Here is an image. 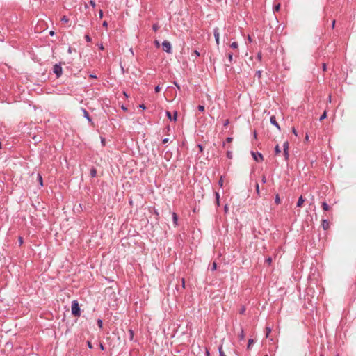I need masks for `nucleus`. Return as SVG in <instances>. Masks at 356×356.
<instances>
[{
    "mask_svg": "<svg viewBox=\"0 0 356 356\" xmlns=\"http://www.w3.org/2000/svg\"><path fill=\"white\" fill-rule=\"evenodd\" d=\"M72 314L75 317H79L81 315L79 305L76 300H73L72 302Z\"/></svg>",
    "mask_w": 356,
    "mask_h": 356,
    "instance_id": "1",
    "label": "nucleus"
},
{
    "mask_svg": "<svg viewBox=\"0 0 356 356\" xmlns=\"http://www.w3.org/2000/svg\"><path fill=\"white\" fill-rule=\"evenodd\" d=\"M162 48H163V50L167 53H171V51H172V47H171L170 42L167 40H165L163 42Z\"/></svg>",
    "mask_w": 356,
    "mask_h": 356,
    "instance_id": "2",
    "label": "nucleus"
},
{
    "mask_svg": "<svg viewBox=\"0 0 356 356\" xmlns=\"http://www.w3.org/2000/svg\"><path fill=\"white\" fill-rule=\"evenodd\" d=\"M54 72L56 74L57 78H59L62 75L63 70L60 64L54 65Z\"/></svg>",
    "mask_w": 356,
    "mask_h": 356,
    "instance_id": "3",
    "label": "nucleus"
},
{
    "mask_svg": "<svg viewBox=\"0 0 356 356\" xmlns=\"http://www.w3.org/2000/svg\"><path fill=\"white\" fill-rule=\"evenodd\" d=\"M251 154L254 158V161H256L257 162L262 161L264 159L263 155L259 152L256 153L254 152H251Z\"/></svg>",
    "mask_w": 356,
    "mask_h": 356,
    "instance_id": "4",
    "label": "nucleus"
},
{
    "mask_svg": "<svg viewBox=\"0 0 356 356\" xmlns=\"http://www.w3.org/2000/svg\"><path fill=\"white\" fill-rule=\"evenodd\" d=\"M213 35L215 37V40L216 42L217 45H219V39H220V33H219V29L215 28L213 30Z\"/></svg>",
    "mask_w": 356,
    "mask_h": 356,
    "instance_id": "5",
    "label": "nucleus"
},
{
    "mask_svg": "<svg viewBox=\"0 0 356 356\" xmlns=\"http://www.w3.org/2000/svg\"><path fill=\"white\" fill-rule=\"evenodd\" d=\"M166 115L168 116V118L170 119V120L171 121H177V112L175 111L174 113V115L172 117V115H171V113L170 111H167L166 112Z\"/></svg>",
    "mask_w": 356,
    "mask_h": 356,
    "instance_id": "6",
    "label": "nucleus"
},
{
    "mask_svg": "<svg viewBox=\"0 0 356 356\" xmlns=\"http://www.w3.org/2000/svg\"><path fill=\"white\" fill-rule=\"evenodd\" d=\"M270 122L272 124H273L274 126H275L277 129L279 131H280V125L278 124L277 120H276V118H275V115H272L270 118Z\"/></svg>",
    "mask_w": 356,
    "mask_h": 356,
    "instance_id": "7",
    "label": "nucleus"
},
{
    "mask_svg": "<svg viewBox=\"0 0 356 356\" xmlns=\"http://www.w3.org/2000/svg\"><path fill=\"white\" fill-rule=\"evenodd\" d=\"M321 225L324 230L327 229L329 228V221L325 219L322 220Z\"/></svg>",
    "mask_w": 356,
    "mask_h": 356,
    "instance_id": "8",
    "label": "nucleus"
},
{
    "mask_svg": "<svg viewBox=\"0 0 356 356\" xmlns=\"http://www.w3.org/2000/svg\"><path fill=\"white\" fill-rule=\"evenodd\" d=\"M82 111H83V116L89 121V122H91L92 121V119L90 118V115H89V113L85 109V108H82Z\"/></svg>",
    "mask_w": 356,
    "mask_h": 356,
    "instance_id": "9",
    "label": "nucleus"
},
{
    "mask_svg": "<svg viewBox=\"0 0 356 356\" xmlns=\"http://www.w3.org/2000/svg\"><path fill=\"white\" fill-rule=\"evenodd\" d=\"M305 202V199L302 197V196H300L298 200V202H297V207H302V204L304 203Z\"/></svg>",
    "mask_w": 356,
    "mask_h": 356,
    "instance_id": "10",
    "label": "nucleus"
},
{
    "mask_svg": "<svg viewBox=\"0 0 356 356\" xmlns=\"http://www.w3.org/2000/svg\"><path fill=\"white\" fill-rule=\"evenodd\" d=\"M172 216L173 223H174L175 226H177V221H178V216L174 212L172 213Z\"/></svg>",
    "mask_w": 356,
    "mask_h": 356,
    "instance_id": "11",
    "label": "nucleus"
},
{
    "mask_svg": "<svg viewBox=\"0 0 356 356\" xmlns=\"http://www.w3.org/2000/svg\"><path fill=\"white\" fill-rule=\"evenodd\" d=\"M238 337L239 340H243L245 338L244 331L242 327H241L240 333L238 334Z\"/></svg>",
    "mask_w": 356,
    "mask_h": 356,
    "instance_id": "12",
    "label": "nucleus"
},
{
    "mask_svg": "<svg viewBox=\"0 0 356 356\" xmlns=\"http://www.w3.org/2000/svg\"><path fill=\"white\" fill-rule=\"evenodd\" d=\"M90 176L95 177L97 175V170L95 168H92L90 171Z\"/></svg>",
    "mask_w": 356,
    "mask_h": 356,
    "instance_id": "13",
    "label": "nucleus"
},
{
    "mask_svg": "<svg viewBox=\"0 0 356 356\" xmlns=\"http://www.w3.org/2000/svg\"><path fill=\"white\" fill-rule=\"evenodd\" d=\"M322 208L324 211H328L330 209V206L325 202H323L322 203Z\"/></svg>",
    "mask_w": 356,
    "mask_h": 356,
    "instance_id": "14",
    "label": "nucleus"
},
{
    "mask_svg": "<svg viewBox=\"0 0 356 356\" xmlns=\"http://www.w3.org/2000/svg\"><path fill=\"white\" fill-rule=\"evenodd\" d=\"M283 153H284V159L285 161H288L289 160V150H283Z\"/></svg>",
    "mask_w": 356,
    "mask_h": 356,
    "instance_id": "15",
    "label": "nucleus"
},
{
    "mask_svg": "<svg viewBox=\"0 0 356 356\" xmlns=\"http://www.w3.org/2000/svg\"><path fill=\"white\" fill-rule=\"evenodd\" d=\"M289 143L288 141H286L283 144V150H289Z\"/></svg>",
    "mask_w": 356,
    "mask_h": 356,
    "instance_id": "16",
    "label": "nucleus"
},
{
    "mask_svg": "<svg viewBox=\"0 0 356 356\" xmlns=\"http://www.w3.org/2000/svg\"><path fill=\"white\" fill-rule=\"evenodd\" d=\"M254 343V340H253V339H250L248 340V346H247V348H248V350H250V349L251 348L252 345V343Z\"/></svg>",
    "mask_w": 356,
    "mask_h": 356,
    "instance_id": "17",
    "label": "nucleus"
},
{
    "mask_svg": "<svg viewBox=\"0 0 356 356\" xmlns=\"http://www.w3.org/2000/svg\"><path fill=\"white\" fill-rule=\"evenodd\" d=\"M271 332V328L269 327H266V337H268L269 334Z\"/></svg>",
    "mask_w": 356,
    "mask_h": 356,
    "instance_id": "18",
    "label": "nucleus"
},
{
    "mask_svg": "<svg viewBox=\"0 0 356 356\" xmlns=\"http://www.w3.org/2000/svg\"><path fill=\"white\" fill-rule=\"evenodd\" d=\"M326 118H327V112H326V111H325L323 112V113L321 115V116L320 117L319 120L322 121L323 120L325 119Z\"/></svg>",
    "mask_w": 356,
    "mask_h": 356,
    "instance_id": "19",
    "label": "nucleus"
},
{
    "mask_svg": "<svg viewBox=\"0 0 356 356\" xmlns=\"http://www.w3.org/2000/svg\"><path fill=\"white\" fill-rule=\"evenodd\" d=\"M275 154H279L281 152V149L278 145H277L275 147Z\"/></svg>",
    "mask_w": 356,
    "mask_h": 356,
    "instance_id": "20",
    "label": "nucleus"
},
{
    "mask_svg": "<svg viewBox=\"0 0 356 356\" xmlns=\"http://www.w3.org/2000/svg\"><path fill=\"white\" fill-rule=\"evenodd\" d=\"M227 57H228L229 62L230 63H232V61H233V54L232 53H229L228 55H227Z\"/></svg>",
    "mask_w": 356,
    "mask_h": 356,
    "instance_id": "21",
    "label": "nucleus"
},
{
    "mask_svg": "<svg viewBox=\"0 0 356 356\" xmlns=\"http://www.w3.org/2000/svg\"><path fill=\"white\" fill-rule=\"evenodd\" d=\"M218 350H219V355H220V356H226V355H225V353H224V352H223V350H222V346H220L219 347Z\"/></svg>",
    "mask_w": 356,
    "mask_h": 356,
    "instance_id": "22",
    "label": "nucleus"
},
{
    "mask_svg": "<svg viewBox=\"0 0 356 356\" xmlns=\"http://www.w3.org/2000/svg\"><path fill=\"white\" fill-rule=\"evenodd\" d=\"M129 339L130 341H132L133 339H134V331L132 330H129Z\"/></svg>",
    "mask_w": 356,
    "mask_h": 356,
    "instance_id": "23",
    "label": "nucleus"
},
{
    "mask_svg": "<svg viewBox=\"0 0 356 356\" xmlns=\"http://www.w3.org/2000/svg\"><path fill=\"white\" fill-rule=\"evenodd\" d=\"M230 47L233 49H237L238 47V44L236 42H234L231 44Z\"/></svg>",
    "mask_w": 356,
    "mask_h": 356,
    "instance_id": "24",
    "label": "nucleus"
},
{
    "mask_svg": "<svg viewBox=\"0 0 356 356\" xmlns=\"http://www.w3.org/2000/svg\"><path fill=\"white\" fill-rule=\"evenodd\" d=\"M215 195H216V203L218 205H219L220 195L218 192H216Z\"/></svg>",
    "mask_w": 356,
    "mask_h": 356,
    "instance_id": "25",
    "label": "nucleus"
},
{
    "mask_svg": "<svg viewBox=\"0 0 356 356\" xmlns=\"http://www.w3.org/2000/svg\"><path fill=\"white\" fill-rule=\"evenodd\" d=\"M159 29V26L158 24H154L152 26V29L156 32Z\"/></svg>",
    "mask_w": 356,
    "mask_h": 356,
    "instance_id": "26",
    "label": "nucleus"
},
{
    "mask_svg": "<svg viewBox=\"0 0 356 356\" xmlns=\"http://www.w3.org/2000/svg\"><path fill=\"white\" fill-rule=\"evenodd\" d=\"M38 181L40 182V186H43L42 177V176L40 174H38Z\"/></svg>",
    "mask_w": 356,
    "mask_h": 356,
    "instance_id": "27",
    "label": "nucleus"
},
{
    "mask_svg": "<svg viewBox=\"0 0 356 356\" xmlns=\"http://www.w3.org/2000/svg\"><path fill=\"white\" fill-rule=\"evenodd\" d=\"M280 3H278L277 5H276V6L274 7V8H273L274 12H277V11H279V10H280Z\"/></svg>",
    "mask_w": 356,
    "mask_h": 356,
    "instance_id": "28",
    "label": "nucleus"
},
{
    "mask_svg": "<svg viewBox=\"0 0 356 356\" xmlns=\"http://www.w3.org/2000/svg\"><path fill=\"white\" fill-rule=\"evenodd\" d=\"M275 202L277 204H280V197H279V195H277L275 196Z\"/></svg>",
    "mask_w": 356,
    "mask_h": 356,
    "instance_id": "29",
    "label": "nucleus"
},
{
    "mask_svg": "<svg viewBox=\"0 0 356 356\" xmlns=\"http://www.w3.org/2000/svg\"><path fill=\"white\" fill-rule=\"evenodd\" d=\"M261 73H262V71L261 70H258L256 72V76L258 77V79H260L261 76Z\"/></svg>",
    "mask_w": 356,
    "mask_h": 356,
    "instance_id": "30",
    "label": "nucleus"
},
{
    "mask_svg": "<svg viewBox=\"0 0 356 356\" xmlns=\"http://www.w3.org/2000/svg\"><path fill=\"white\" fill-rule=\"evenodd\" d=\"M60 20L61 22L66 23L69 21V19L66 16H63Z\"/></svg>",
    "mask_w": 356,
    "mask_h": 356,
    "instance_id": "31",
    "label": "nucleus"
},
{
    "mask_svg": "<svg viewBox=\"0 0 356 356\" xmlns=\"http://www.w3.org/2000/svg\"><path fill=\"white\" fill-rule=\"evenodd\" d=\"M85 39L88 42H90L92 41L91 38L88 35H85Z\"/></svg>",
    "mask_w": 356,
    "mask_h": 356,
    "instance_id": "32",
    "label": "nucleus"
},
{
    "mask_svg": "<svg viewBox=\"0 0 356 356\" xmlns=\"http://www.w3.org/2000/svg\"><path fill=\"white\" fill-rule=\"evenodd\" d=\"M102 321L101 319H98L97 320V325L99 326V328H102Z\"/></svg>",
    "mask_w": 356,
    "mask_h": 356,
    "instance_id": "33",
    "label": "nucleus"
},
{
    "mask_svg": "<svg viewBox=\"0 0 356 356\" xmlns=\"http://www.w3.org/2000/svg\"><path fill=\"white\" fill-rule=\"evenodd\" d=\"M197 108L200 111L203 112L204 111V106L202 105H199Z\"/></svg>",
    "mask_w": 356,
    "mask_h": 356,
    "instance_id": "34",
    "label": "nucleus"
},
{
    "mask_svg": "<svg viewBox=\"0 0 356 356\" xmlns=\"http://www.w3.org/2000/svg\"><path fill=\"white\" fill-rule=\"evenodd\" d=\"M216 267H217L216 263V262H213V263L212 264L211 270H212V271L216 270Z\"/></svg>",
    "mask_w": 356,
    "mask_h": 356,
    "instance_id": "35",
    "label": "nucleus"
},
{
    "mask_svg": "<svg viewBox=\"0 0 356 356\" xmlns=\"http://www.w3.org/2000/svg\"><path fill=\"white\" fill-rule=\"evenodd\" d=\"M195 55L196 57L200 56V53L197 50H194L192 56Z\"/></svg>",
    "mask_w": 356,
    "mask_h": 356,
    "instance_id": "36",
    "label": "nucleus"
},
{
    "mask_svg": "<svg viewBox=\"0 0 356 356\" xmlns=\"http://www.w3.org/2000/svg\"><path fill=\"white\" fill-rule=\"evenodd\" d=\"M257 59L261 61V58H262V54L261 52L258 53L257 54Z\"/></svg>",
    "mask_w": 356,
    "mask_h": 356,
    "instance_id": "37",
    "label": "nucleus"
},
{
    "mask_svg": "<svg viewBox=\"0 0 356 356\" xmlns=\"http://www.w3.org/2000/svg\"><path fill=\"white\" fill-rule=\"evenodd\" d=\"M229 123V120H228V119H227V120H225V122H224V123H223V126H224L225 127H227V126H228Z\"/></svg>",
    "mask_w": 356,
    "mask_h": 356,
    "instance_id": "38",
    "label": "nucleus"
},
{
    "mask_svg": "<svg viewBox=\"0 0 356 356\" xmlns=\"http://www.w3.org/2000/svg\"><path fill=\"white\" fill-rule=\"evenodd\" d=\"M218 184L220 185V187H222L223 186V180H222V177H221L219 181H218Z\"/></svg>",
    "mask_w": 356,
    "mask_h": 356,
    "instance_id": "39",
    "label": "nucleus"
},
{
    "mask_svg": "<svg viewBox=\"0 0 356 356\" xmlns=\"http://www.w3.org/2000/svg\"><path fill=\"white\" fill-rule=\"evenodd\" d=\"M256 191H257V193L258 195H259V184L258 183H256Z\"/></svg>",
    "mask_w": 356,
    "mask_h": 356,
    "instance_id": "40",
    "label": "nucleus"
},
{
    "mask_svg": "<svg viewBox=\"0 0 356 356\" xmlns=\"http://www.w3.org/2000/svg\"><path fill=\"white\" fill-rule=\"evenodd\" d=\"M266 262L268 263V264H270L272 262V258L268 257V259H266Z\"/></svg>",
    "mask_w": 356,
    "mask_h": 356,
    "instance_id": "41",
    "label": "nucleus"
},
{
    "mask_svg": "<svg viewBox=\"0 0 356 356\" xmlns=\"http://www.w3.org/2000/svg\"><path fill=\"white\" fill-rule=\"evenodd\" d=\"M87 346H88V347L90 349L92 348V345L91 342H90V341H87Z\"/></svg>",
    "mask_w": 356,
    "mask_h": 356,
    "instance_id": "42",
    "label": "nucleus"
},
{
    "mask_svg": "<svg viewBox=\"0 0 356 356\" xmlns=\"http://www.w3.org/2000/svg\"><path fill=\"white\" fill-rule=\"evenodd\" d=\"M227 157H228L229 159H232V152H229V151H228V152H227Z\"/></svg>",
    "mask_w": 356,
    "mask_h": 356,
    "instance_id": "43",
    "label": "nucleus"
},
{
    "mask_svg": "<svg viewBox=\"0 0 356 356\" xmlns=\"http://www.w3.org/2000/svg\"><path fill=\"white\" fill-rule=\"evenodd\" d=\"M261 181H262L263 184H265L266 182V177L265 175L262 176Z\"/></svg>",
    "mask_w": 356,
    "mask_h": 356,
    "instance_id": "44",
    "label": "nucleus"
},
{
    "mask_svg": "<svg viewBox=\"0 0 356 356\" xmlns=\"http://www.w3.org/2000/svg\"><path fill=\"white\" fill-rule=\"evenodd\" d=\"M233 138L232 137H227L226 139L227 143H231L232 141Z\"/></svg>",
    "mask_w": 356,
    "mask_h": 356,
    "instance_id": "45",
    "label": "nucleus"
},
{
    "mask_svg": "<svg viewBox=\"0 0 356 356\" xmlns=\"http://www.w3.org/2000/svg\"><path fill=\"white\" fill-rule=\"evenodd\" d=\"M160 90H161V88H160V87L159 86L155 87V92H156V93L159 92Z\"/></svg>",
    "mask_w": 356,
    "mask_h": 356,
    "instance_id": "46",
    "label": "nucleus"
},
{
    "mask_svg": "<svg viewBox=\"0 0 356 356\" xmlns=\"http://www.w3.org/2000/svg\"><path fill=\"white\" fill-rule=\"evenodd\" d=\"M90 6H92L93 8L95 7V2L92 0L90 1Z\"/></svg>",
    "mask_w": 356,
    "mask_h": 356,
    "instance_id": "47",
    "label": "nucleus"
},
{
    "mask_svg": "<svg viewBox=\"0 0 356 356\" xmlns=\"http://www.w3.org/2000/svg\"><path fill=\"white\" fill-rule=\"evenodd\" d=\"M224 210H225V213L228 212L229 208H228V206H227V205H225V206L224 207Z\"/></svg>",
    "mask_w": 356,
    "mask_h": 356,
    "instance_id": "48",
    "label": "nucleus"
},
{
    "mask_svg": "<svg viewBox=\"0 0 356 356\" xmlns=\"http://www.w3.org/2000/svg\"><path fill=\"white\" fill-rule=\"evenodd\" d=\"M99 17L102 18L103 17V12L102 10L99 11Z\"/></svg>",
    "mask_w": 356,
    "mask_h": 356,
    "instance_id": "49",
    "label": "nucleus"
},
{
    "mask_svg": "<svg viewBox=\"0 0 356 356\" xmlns=\"http://www.w3.org/2000/svg\"><path fill=\"white\" fill-rule=\"evenodd\" d=\"M102 25L104 26V27H107L108 26V22L106 21H104L102 24Z\"/></svg>",
    "mask_w": 356,
    "mask_h": 356,
    "instance_id": "50",
    "label": "nucleus"
},
{
    "mask_svg": "<svg viewBox=\"0 0 356 356\" xmlns=\"http://www.w3.org/2000/svg\"><path fill=\"white\" fill-rule=\"evenodd\" d=\"M162 142L163 144L167 143L168 142V138H164Z\"/></svg>",
    "mask_w": 356,
    "mask_h": 356,
    "instance_id": "51",
    "label": "nucleus"
},
{
    "mask_svg": "<svg viewBox=\"0 0 356 356\" xmlns=\"http://www.w3.org/2000/svg\"><path fill=\"white\" fill-rule=\"evenodd\" d=\"M292 132L294 134V135H296V136H297V135H298V134H297V131H296V129H295V128H293V129H292Z\"/></svg>",
    "mask_w": 356,
    "mask_h": 356,
    "instance_id": "52",
    "label": "nucleus"
},
{
    "mask_svg": "<svg viewBox=\"0 0 356 356\" xmlns=\"http://www.w3.org/2000/svg\"><path fill=\"white\" fill-rule=\"evenodd\" d=\"M99 348L102 350H104V346H103V344L100 343L99 344Z\"/></svg>",
    "mask_w": 356,
    "mask_h": 356,
    "instance_id": "53",
    "label": "nucleus"
},
{
    "mask_svg": "<svg viewBox=\"0 0 356 356\" xmlns=\"http://www.w3.org/2000/svg\"><path fill=\"white\" fill-rule=\"evenodd\" d=\"M245 308H241L240 310V314H243L245 312Z\"/></svg>",
    "mask_w": 356,
    "mask_h": 356,
    "instance_id": "54",
    "label": "nucleus"
},
{
    "mask_svg": "<svg viewBox=\"0 0 356 356\" xmlns=\"http://www.w3.org/2000/svg\"><path fill=\"white\" fill-rule=\"evenodd\" d=\"M323 71H325V70H326V65H325V63H323Z\"/></svg>",
    "mask_w": 356,
    "mask_h": 356,
    "instance_id": "55",
    "label": "nucleus"
},
{
    "mask_svg": "<svg viewBox=\"0 0 356 356\" xmlns=\"http://www.w3.org/2000/svg\"><path fill=\"white\" fill-rule=\"evenodd\" d=\"M139 107H140V108H143V109H145V105H144V104H140V105L139 106Z\"/></svg>",
    "mask_w": 356,
    "mask_h": 356,
    "instance_id": "56",
    "label": "nucleus"
},
{
    "mask_svg": "<svg viewBox=\"0 0 356 356\" xmlns=\"http://www.w3.org/2000/svg\"><path fill=\"white\" fill-rule=\"evenodd\" d=\"M175 85L176 86V88L180 90V86L176 82H175Z\"/></svg>",
    "mask_w": 356,
    "mask_h": 356,
    "instance_id": "57",
    "label": "nucleus"
},
{
    "mask_svg": "<svg viewBox=\"0 0 356 356\" xmlns=\"http://www.w3.org/2000/svg\"><path fill=\"white\" fill-rule=\"evenodd\" d=\"M49 34H50L51 35H54L55 34V33H54V31H51L49 32Z\"/></svg>",
    "mask_w": 356,
    "mask_h": 356,
    "instance_id": "58",
    "label": "nucleus"
},
{
    "mask_svg": "<svg viewBox=\"0 0 356 356\" xmlns=\"http://www.w3.org/2000/svg\"><path fill=\"white\" fill-rule=\"evenodd\" d=\"M198 147H199L200 151H202V146L201 145H198Z\"/></svg>",
    "mask_w": 356,
    "mask_h": 356,
    "instance_id": "59",
    "label": "nucleus"
},
{
    "mask_svg": "<svg viewBox=\"0 0 356 356\" xmlns=\"http://www.w3.org/2000/svg\"><path fill=\"white\" fill-rule=\"evenodd\" d=\"M90 78H96V76L92 75V74H90Z\"/></svg>",
    "mask_w": 356,
    "mask_h": 356,
    "instance_id": "60",
    "label": "nucleus"
},
{
    "mask_svg": "<svg viewBox=\"0 0 356 356\" xmlns=\"http://www.w3.org/2000/svg\"><path fill=\"white\" fill-rule=\"evenodd\" d=\"M184 284H185L184 280V279H182V285H183V287H184Z\"/></svg>",
    "mask_w": 356,
    "mask_h": 356,
    "instance_id": "61",
    "label": "nucleus"
},
{
    "mask_svg": "<svg viewBox=\"0 0 356 356\" xmlns=\"http://www.w3.org/2000/svg\"><path fill=\"white\" fill-rule=\"evenodd\" d=\"M99 49H102V50L104 49V47H103L102 44L99 47Z\"/></svg>",
    "mask_w": 356,
    "mask_h": 356,
    "instance_id": "62",
    "label": "nucleus"
},
{
    "mask_svg": "<svg viewBox=\"0 0 356 356\" xmlns=\"http://www.w3.org/2000/svg\"><path fill=\"white\" fill-rule=\"evenodd\" d=\"M254 136L255 138H257V133H256V131L254 133Z\"/></svg>",
    "mask_w": 356,
    "mask_h": 356,
    "instance_id": "63",
    "label": "nucleus"
},
{
    "mask_svg": "<svg viewBox=\"0 0 356 356\" xmlns=\"http://www.w3.org/2000/svg\"><path fill=\"white\" fill-rule=\"evenodd\" d=\"M19 242L20 243H22V238H19Z\"/></svg>",
    "mask_w": 356,
    "mask_h": 356,
    "instance_id": "64",
    "label": "nucleus"
}]
</instances>
